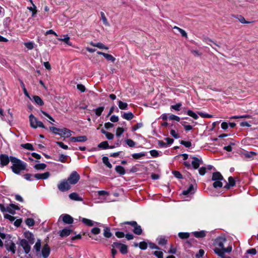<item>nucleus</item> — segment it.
<instances>
[{"label": "nucleus", "mask_w": 258, "mask_h": 258, "mask_svg": "<svg viewBox=\"0 0 258 258\" xmlns=\"http://www.w3.org/2000/svg\"><path fill=\"white\" fill-rule=\"evenodd\" d=\"M215 247L214 252L223 258L225 253L230 252L232 250V243L228 242L225 237L219 236L216 238L214 242Z\"/></svg>", "instance_id": "nucleus-1"}, {"label": "nucleus", "mask_w": 258, "mask_h": 258, "mask_svg": "<svg viewBox=\"0 0 258 258\" xmlns=\"http://www.w3.org/2000/svg\"><path fill=\"white\" fill-rule=\"evenodd\" d=\"M10 161L12 163L11 168L14 173L19 174L21 171L26 169L27 164L21 160L15 157L10 156Z\"/></svg>", "instance_id": "nucleus-2"}, {"label": "nucleus", "mask_w": 258, "mask_h": 258, "mask_svg": "<svg viewBox=\"0 0 258 258\" xmlns=\"http://www.w3.org/2000/svg\"><path fill=\"white\" fill-rule=\"evenodd\" d=\"M212 180L214 181L213 183L214 188L222 187L223 183L222 181L224 180V178L219 172H215L213 173Z\"/></svg>", "instance_id": "nucleus-3"}, {"label": "nucleus", "mask_w": 258, "mask_h": 258, "mask_svg": "<svg viewBox=\"0 0 258 258\" xmlns=\"http://www.w3.org/2000/svg\"><path fill=\"white\" fill-rule=\"evenodd\" d=\"M30 124L31 127L36 128L38 127L45 128V126L43 122L39 121L36 117H35L32 114H31L29 116Z\"/></svg>", "instance_id": "nucleus-4"}, {"label": "nucleus", "mask_w": 258, "mask_h": 258, "mask_svg": "<svg viewBox=\"0 0 258 258\" xmlns=\"http://www.w3.org/2000/svg\"><path fill=\"white\" fill-rule=\"evenodd\" d=\"M33 243H30L26 239H22L19 240V245L21 246L25 254H29L31 251V245Z\"/></svg>", "instance_id": "nucleus-5"}, {"label": "nucleus", "mask_w": 258, "mask_h": 258, "mask_svg": "<svg viewBox=\"0 0 258 258\" xmlns=\"http://www.w3.org/2000/svg\"><path fill=\"white\" fill-rule=\"evenodd\" d=\"M122 224H128L132 226L134 228L133 231L135 234L140 235H141L143 232L141 226L139 225L135 221H127L123 223Z\"/></svg>", "instance_id": "nucleus-6"}, {"label": "nucleus", "mask_w": 258, "mask_h": 258, "mask_svg": "<svg viewBox=\"0 0 258 258\" xmlns=\"http://www.w3.org/2000/svg\"><path fill=\"white\" fill-rule=\"evenodd\" d=\"M80 178V175L77 171H73L66 179L70 185L76 184Z\"/></svg>", "instance_id": "nucleus-7"}, {"label": "nucleus", "mask_w": 258, "mask_h": 258, "mask_svg": "<svg viewBox=\"0 0 258 258\" xmlns=\"http://www.w3.org/2000/svg\"><path fill=\"white\" fill-rule=\"evenodd\" d=\"M57 187L60 191L64 192L71 188V185L66 179H63L58 184Z\"/></svg>", "instance_id": "nucleus-8"}, {"label": "nucleus", "mask_w": 258, "mask_h": 258, "mask_svg": "<svg viewBox=\"0 0 258 258\" xmlns=\"http://www.w3.org/2000/svg\"><path fill=\"white\" fill-rule=\"evenodd\" d=\"M6 249L11 251L13 254H15L16 250V246L15 243L12 240L6 241L5 244Z\"/></svg>", "instance_id": "nucleus-9"}, {"label": "nucleus", "mask_w": 258, "mask_h": 258, "mask_svg": "<svg viewBox=\"0 0 258 258\" xmlns=\"http://www.w3.org/2000/svg\"><path fill=\"white\" fill-rule=\"evenodd\" d=\"M59 219H61L63 222L67 224H71L74 222L73 218L67 214H63L61 215Z\"/></svg>", "instance_id": "nucleus-10"}, {"label": "nucleus", "mask_w": 258, "mask_h": 258, "mask_svg": "<svg viewBox=\"0 0 258 258\" xmlns=\"http://www.w3.org/2000/svg\"><path fill=\"white\" fill-rule=\"evenodd\" d=\"M79 220L81 221L83 224L87 226H93L94 225H98L100 224V223L94 222L90 219H87L85 218L79 217Z\"/></svg>", "instance_id": "nucleus-11"}, {"label": "nucleus", "mask_w": 258, "mask_h": 258, "mask_svg": "<svg viewBox=\"0 0 258 258\" xmlns=\"http://www.w3.org/2000/svg\"><path fill=\"white\" fill-rule=\"evenodd\" d=\"M10 161V157L4 154L0 155V163L2 167L7 166Z\"/></svg>", "instance_id": "nucleus-12"}, {"label": "nucleus", "mask_w": 258, "mask_h": 258, "mask_svg": "<svg viewBox=\"0 0 258 258\" xmlns=\"http://www.w3.org/2000/svg\"><path fill=\"white\" fill-rule=\"evenodd\" d=\"M50 249L47 244H45L42 247L41 250V255L43 258H47L50 254Z\"/></svg>", "instance_id": "nucleus-13"}, {"label": "nucleus", "mask_w": 258, "mask_h": 258, "mask_svg": "<svg viewBox=\"0 0 258 258\" xmlns=\"http://www.w3.org/2000/svg\"><path fill=\"white\" fill-rule=\"evenodd\" d=\"M191 158L192 159L191 161L192 166L195 169H198L200 165L203 163V160L202 159L196 157H192Z\"/></svg>", "instance_id": "nucleus-14"}, {"label": "nucleus", "mask_w": 258, "mask_h": 258, "mask_svg": "<svg viewBox=\"0 0 258 258\" xmlns=\"http://www.w3.org/2000/svg\"><path fill=\"white\" fill-rule=\"evenodd\" d=\"M73 132L67 128H61L58 135L62 137L69 138L72 136Z\"/></svg>", "instance_id": "nucleus-15"}, {"label": "nucleus", "mask_w": 258, "mask_h": 258, "mask_svg": "<svg viewBox=\"0 0 258 258\" xmlns=\"http://www.w3.org/2000/svg\"><path fill=\"white\" fill-rule=\"evenodd\" d=\"M87 140V138L85 136L71 137L70 141L72 142H84Z\"/></svg>", "instance_id": "nucleus-16"}, {"label": "nucleus", "mask_w": 258, "mask_h": 258, "mask_svg": "<svg viewBox=\"0 0 258 258\" xmlns=\"http://www.w3.org/2000/svg\"><path fill=\"white\" fill-rule=\"evenodd\" d=\"M24 235L27 241L30 242V243H34V236L31 232L25 231L24 233Z\"/></svg>", "instance_id": "nucleus-17"}, {"label": "nucleus", "mask_w": 258, "mask_h": 258, "mask_svg": "<svg viewBox=\"0 0 258 258\" xmlns=\"http://www.w3.org/2000/svg\"><path fill=\"white\" fill-rule=\"evenodd\" d=\"M241 157L244 158H253L256 155V153L253 151L247 152L245 151L240 153Z\"/></svg>", "instance_id": "nucleus-18"}, {"label": "nucleus", "mask_w": 258, "mask_h": 258, "mask_svg": "<svg viewBox=\"0 0 258 258\" xmlns=\"http://www.w3.org/2000/svg\"><path fill=\"white\" fill-rule=\"evenodd\" d=\"M50 173L48 172H46L43 173H36L34 175V177L35 179H46L49 177Z\"/></svg>", "instance_id": "nucleus-19"}, {"label": "nucleus", "mask_w": 258, "mask_h": 258, "mask_svg": "<svg viewBox=\"0 0 258 258\" xmlns=\"http://www.w3.org/2000/svg\"><path fill=\"white\" fill-rule=\"evenodd\" d=\"M173 29L174 30V33H175V34H177L178 33H180V34L181 35V36L182 37H185V38H187V33H186V32L183 30V29H182L176 26H174L173 27Z\"/></svg>", "instance_id": "nucleus-20"}, {"label": "nucleus", "mask_w": 258, "mask_h": 258, "mask_svg": "<svg viewBox=\"0 0 258 258\" xmlns=\"http://www.w3.org/2000/svg\"><path fill=\"white\" fill-rule=\"evenodd\" d=\"M72 231V230L71 229L66 228L59 231V235L62 237H67L71 233Z\"/></svg>", "instance_id": "nucleus-21"}, {"label": "nucleus", "mask_w": 258, "mask_h": 258, "mask_svg": "<svg viewBox=\"0 0 258 258\" xmlns=\"http://www.w3.org/2000/svg\"><path fill=\"white\" fill-rule=\"evenodd\" d=\"M157 241H158V243L159 245H164L167 243L168 237L163 236H160L157 238Z\"/></svg>", "instance_id": "nucleus-22"}, {"label": "nucleus", "mask_w": 258, "mask_h": 258, "mask_svg": "<svg viewBox=\"0 0 258 258\" xmlns=\"http://www.w3.org/2000/svg\"><path fill=\"white\" fill-rule=\"evenodd\" d=\"M90 44L92 46L96 47L99 49H104L105 50H108L109 49L108 46H105L101 42L94 43L93 42H91Z\"/></svg>", "instance_id": "nucleus-23"}, {"label": "nucleus", "mask_w": 258, "mask_h": 258, "mask_svg": "<svg viewBox=\"0 0 258 258\" xmlns=\"http://www.w3.org/2000/svg\"><path fill=\"white\" fill-rule=\"evenodd\" d=\"M69 198L74 201H82L83 200L82 198L79 196V194L77 192H72L69 195Z\"/></svg>", "instance_id": "nucleus-24"}, {"label": "nucleus", "mask_w": 258, "mask_h": 258, "mask_svg": "<svg viewBox=\"0 0 258 258\" xmlns=\"http://www.w3.org/2000/svg\"><path fill=\"white\" fill-rule=\"evenodd\" d=\"M235 184L234 179L230 176L228 178V182L225 185L224 188L229 189L231 187L234 186Z\"/></svg>", "instance_id": "nucleus-25"}, {"label": "nucleus", "mask_w": 258, "mask_h": 258, "mask_svg": "<svg viewBox=\"0 0 258 258\" xmlns=\"http://www.w3.org/2000/svg\"><path fill=\"white\" fill-rule=\"evenodd\" d=\"M98 147L102 149H107L108 148H113L114 146H109L107 141H103L98 144Z\"/></svg>", "instance_id": "nucleus-26"}, {"label": "nucleus", "mask_w": 258, "mask_h": 258, "mask_svg": "<svg viewBox=\"0 0 258 258\" xmlns=\"http://www.w3.org/2000/svg\"><path fill=\"white\" fill-rule=\"evenodd\" d=\"M194 235L197 238H203L206 235V232L204 230L200 231H195L193 233Z\"/></svg>", "instance_id": "nucleus-27"}, {"label": "nucleus", "mask_w": 258, "mask_h": 258, "mask_svg": "<svg viewBox=\"0 0 258 258\" xmlns=\"http://www.w3.org/2000/svg\"><path fill=\"white\" fill-rule=\"evenodd\" d=\"M122 117L127 120H130L134 117V115L131 112H124L122 115Z\"/></svg>", "instance_id": "nucleus-28"}, {"label": "nucleus", "mask_w": 258, "mask_h": 258, "mask_svg": "<svg viewBox=\"0 0 258 258\" xmlns=\"http://www.w3.org/2000/svg\"><path fill=\"white\" fill-rule=\"evenodd\" d=\"M182 193L184 195H187L188 194H192L194 193L193 185L190 184L186 189L183 190Z\"/></svg>", "instance_id": "nucleus-29"}, {"label": "nucleus", "mask_w": 258, "mask_h": 258, "mask_svg": "<svg viewBox=\"0 0 258 258\" xmlns=\"http://www.w3.org/2000/svg\"><path fill=\"white\" fill-rule=\"evenodd\" d=\"M63 38H58V40L64 42L69 46H72V43L70 41V37L68 35H63Z\"/></svg>", "instance_id": "nucleus-30"}, {"label": "nucleus", "mask_w": 258, "mask_h": 258, "mask_svg": "<svg viewBox=\"0 0 258 258\" xmlns=\"http://www.w3.org/2000/svg\"><path fill=\"white\" fill-rule=\"evenodd\" d=\"M239 21L242 24H250L254 22V20L252 19H245V17H236Z\"/></svg>", "instance_id": "nucleus-31"}, {"label": "nucleus", "mask_w": 258, "mask_h": 258, "mask_svg": "<svg viewBox=\"0 0 258 258\" xmlns=\"http://www.w3.org/2000/svg\"><path fill=\"white\" fill-rule=\"evenodd\" d=\"M33 98L34 101L37 104L40 106H42L44 105V102L43 100L39 96L35 95L33 96Z\"/></svg>", "instance_id": "nucleus-32"}, {"label": "nucleus", "mask_w": 258, "mask_h": 258, "mask_svg": "<svg viewBox=\"0 0 258 258\" xmlns=\"http://www.w3.org/2000/svg\"><path fill=\"white\" fill-rule=\"evenodd\" d=\"M118 107L119 109L121 110H126L127 109L128 104L127 103L123 102L120 100L118 101Z\"/></svg>", "instance_id": "nucleus-33"}, {"label": "nucleus", "mask_w": 258, "mask_h": 258, "mask_svg": "<svg viewBox=\"0 0 258 258\" xmlns=\"http://www.w3.org/2000/svg\"><path fill=\"white\" fill-rule=\"evenodd\" d=\"M115 171L120 175H124L125 173L124 168L120 165L116 166Z\"/></svg>", "instance_id": "nucleus-34"}, {"label": "nucleus", "mask_w": 258, "mask_h": 258, "mask_svg": "<svg viewBox=\"0 0 258 258\" xmlns=\"http://www.w3.org/2000/svg\"><path fill=\"white\" fill-rule=\"evenodd\" d=\"M103 235L106 238H110L112 236V233L108 227H105L104 229Z\"/></svg>", "instance_id": "nucleus-35"}, {"label": "nucleus", "mask_w": 258, "mask_h": 258, "mask_svg": "<svg viewBox=\"0 0 258 258\" xmlns=\"http://www.w3.org/2000/svg\"><path fill=\"white\" fill-rule=\"evenodd\" d=\"M119 251L122 254H126L128 252V248L127 245L122 244L119 248Z\"/></svg>", "instance_id": "nucleus-36"}, {"label": "nucleus", "mask_w": 258, "mask_h": 258, "mask_svg": "<svg viewBox=\"0 0 258 258\" xmlns=\"http://www.w3.org/2000/svg\"><path fill=\"white\" fill-rule=\"evenodd\" d=\"M102 162L109 168H112V165L109 162L108 158L107 157H103L102 158Z\"/></svg>", "instance_id": "nucleus-37"}, {"label": "nucleus", "mask_w": 258, "mask_h": 258, "mask_svg": "<svg viewBox=\"0 0 258 258\" xmlns=\"http://www.w3.org/2000/svg\"><path fill=\"white\" fill-rule=\"evenodd\" d=\"M101 132L105 135L106 138L108 140H112L114 138V135L112 133L106 132L103 129L101 130Z\"/></svg>", "instance_id": "nucleus-38"}, {"label": "nucleus", "mask_w": 258, "mask_h": 258, "mask_svg": "<svg viewBox=\"0 0 258 258\" xmlns=\"http://www.w3.org/2000/svg\"><path fill=\"white\" fill-rule=\"evenodd\" d=\"M179 237L182 239H187L189 237V233L188 232H179L178 234Z\"/></svg>", "instance_id": "nucleus-39"}, {"label": "nucleus", "mask_w": 258, "mask_h": 258, "mask_svg": "<svg viewBox=\"0 0 258 258\" xmlns=\"http://www.w3.org/2000/svg\"><path fill=\"white\" fill-rule=\"evenodd\" d=\"M24 44L29 50H32L34 47V43L32 41L25 42Z\"/></svg>", "instance_id": "nucleus-40"}, {"label": "nucleus", "mask_w": 258, "mask_h": 258, "mask_svg": "<svg viewBox=\"0 0 258 258\" xmlns=\"http://www.w3.org/2000/svg\"><path fill=\"white\" fill-rule=\"evenodd\" d=\"M40 248H41V240L40 239H38L34 246V249L37 252L40 251Z\"/></svg>", "instance_id": "nucleus-41"}, {"label": "nucleus", "mask_w": 258, "mask_h": 258, "mask_svg": "<svg viewBox=\"0 0 258 258\" xmlns=\"http://www.w3.org/2000/svg\"><path fill=\"white\" fill-rule=\"evenodd\" d=\"M125 131V130L123 127H118L116 128V136L117 137H119L121 136V135Z\"/></svg>", "instance_id": "nucleus-42"}, {"label": "nucleus", "mask_w": 258, "mask_h": 258, "mask_svg": "<svg viewBox=\"0 0 258 258\" xmlns=\"http://www.w3.org/2000/svg\"><path fill=\"white\" fill-rule=\"evenodd\" d=\"M187 114L195 119H197L199 117L198 114L191 110H188L187 111Z\"/></svg>", "instance_id": "nucleus-43"}, {"label": "nucleus", "mask_w": 258, "mask_h": 258, "mask_svg": "<svg viewBox=\"0 0 258 258\" xmlns=\"http://www.w3.org/2000/svg\"><path fill=\"white\" fill-rule=\"evenodd\" d=\"M104 107H103V106L99 107L96 108L95 109V114L97 116H100L102 112L104 110Z\"/></svg>", "instance_id": "nucleus-44"}, {"label": "nucleus", "mask_w": 258, "mask_h": 258, "mask_svg": "<svg viewBox=\"0 0 258 258\" xmlns=\"http://www.w3.org/2000/svg\"><path fill=\"white\" fill-rule=\"evenodd\" d=\"M46 167V165L44 163L36 164L34 166V168L37 170H43Z\"/></svg>", "instance_id": "nucleus-45"}, {"label": "nucleus", "mask_w": 258, "mask_h": 258, "mask_svg": "<svg viewBox=\"0 0 258 258\" xmlns=\"http://www.w3.org/2000/svg\"><path fill=\"white\" fill-rule=\"evenodd\" d=\"M104 57L108 60L111 61V62H114L115 60V58L113 57L112 55L105 53Z\"/></svg>", "instance_id": "nucleus-46"}, {"label": "nucleus", "mask_w": 258, "mask_h": 258, "mask_svg": "<svg viewBox=\"0 0 258 258\" xmlns=\"http://www.w3.org/2000/svg\"><path fill=\"white\" fill-rule=\"evenodd\" d=\"M145 155H146L145 153H143V152L139 153H134V154H132V157H133V158H134L135 159H138L142 157L145 156Z\"/></svg>", "instance_id": "nucleus-47"}, {"label": "nucleus", "mask_w": 258, "mask_h": 258, "mask_svg": "<svg viewBox=\"0 0 258 258\" xmlns=\"http://www.w3.org/2000/svg\"><path fill=\"white\" fill-rule=\"evenodd\" d=\"M25 223H26V225L29 226H32L35 224L34 220L32 218H27L25 220Z\"/></svg>", "instance_id": "nucleus-48"}, {"label": "nucleus", "mask_w": 258, "mask_h": 258, "mask_svg": "<svg viewBox=\"0 0 258 258\" xmlns=\"http://www.w3.org/2000/svg\"><path fill=\"white\" fill-rule=\"evenodd\" d=\"M25 179L28 181H33L34 179V175L31 174L27 173L24 175Z\"/></svg>", "instance_id": "nucleus-49"}, {"label": "nucleus", "mask_w": 258, "mask_h": 258, "mask_svg": "<svg viewBox=\"0 0 258 258\" xmlns=\"http://www.w3.org/2000/svg\"><path fill=\"white\" fill-rule=\"evenodd\" d=\"M148 246L147 243L145 241L140 242L139 243V247L142 250H145L147 249Z\"/></svg>", "instance_id": "nucleus-50"}, {"label": "nucleus", "mask_w": 258, "mask_h": 258, "mask_svg": "<svg viewBox=\"0 0 258 258\" xmlns=\"http://www.w3.org/2000/svg\"><path fill=\"white\" fill-rule=\"evenodd\" d=\"M125 142L130 147H134L136 144L135 142L131 139H126Z\"/></svg>", "instance_id": "nucleus-51"}, {"label": "nucleus", "mask_w": 258, "mask_h": 258, "mask_svg": "<svg viewBox=\"0 0 258 258\" xmlns=\"http://www.w3.org/2000/svg\"><path fill=\"white\" fill-rule=\"evenodd\" d=\"M67 158V155H65L64 154H61L59 156L58 161L62 163H65L66 162Z\"/></svg>", "instance_id": "nucleus-52"}, {"label": "nucleus", "mask_w": 258, "mask_h": 258, "mask_svg": "<svg viewBox=\"0 0 258 258\" xmlns=\"http://www.w3.org/2000/svg\"><path fill=\"white\" fill-rule=\"evenodd\" d=\"M60 129L61 128H57L56 127H53V126L49 127V130L53 133H54L55 134H58V133H60Z\"/></svg>", "instance_id": "nucleus-53"}, {"label": "nucleus", "mask_w": 258, "mask_h": 258, "mask_svg": "<svg viewBox=\"0 0 258 258\" xmlns=\"http://www.w3.org/2000/svg\"><path fill=\"white\" fill-rule=\"evenodd\" d=\"M153 254L157 258H163V253L161 251H154Z\"/></svg>", "instance_id": "nucleus-54"}, {"label": "nucleus", "mask_w": 258, "mask_h": 258, "mask_svg": "<svg viewBox=\"0 0 258 258\" xmlns=\"http://www.w3.org/2000/svg\"><path fill=\"white\" fill-rule=\"evenodd\" d=\"M100 232H101L100 229L98 227H94V228H92L91 230V232L94 235H97V234H99L100 233Z\"/></svg>", "instance_id": "nucleus-55"}, {"label": "nucleus", "mask_w": 258, "mask_h": 258, "mask_svg": "<svg viewBox=\"0 0 258 258\" xmlns=\"http://www.w3.org/2000/svg\"><path fill=\"white\" fill-rule=\"evenodd\" d=\"M22 146L24 148H25V149H26L27 150H29L32 151V150H34L33 147L32 145L31 144H29V143H26V144H23L22 145Z\"/></svg>", "instance_id": "nucleus-56"}, {"label": "nucleus", "mask_w": 258, "mask_h": 258, "mask_svg": "<svg viewBox=\"0 0 258 258\" xmlns=\"http://www.w3.org/2000/svg\"><path fill=\"white\" fill-rule=\"evenodd\" d=\"M143 126V123H138L134 125L132 128V131H135L139 128L142 127Z\"/></svg>", "instance_id": "nucleus-57"}, {"label": "nucleus", "mask_w": 258, "mask_h": 258, "mask_svg": "<svg viewBox=\"0 0 258 258\" xmlns=\"http://www.w3.org/2000/svg\"><path fill=\"white\" fill-rule=\"evenodd\" d=\"M170 133L171 136L175 139H178L180 137L178 133L174 130H171L170 132Z\"/></svg>", "instance_id": "nucleus-58"}, {"label": "nucleus", "mask_w": 258, "mask_h": 258, "mask_svg": "<svg viewBox=\"0 0 258 258\" xmlns=\"http://www.w3.org/2000/svg\"><path fill=\"white\" fill-rule=\"evenodd\" d=\"M56 144L57 145H58L60 148H61L64 150H67L69 149L68 146L67 145L64 144L61 142H56Z\"/></svg>", "instance_id": "nucleus-59"}, {"label": "nucleus", "mask_w": 258, "mask_h": 258, "mask_svg": "<svg viewBox=\"0 0 258 258\" xmlns=\"http://www.w3.org/2000/svg\"><path fill=\"white\" fill-rule=\"evenodd\" d=\"M204 253H205V251L202 249H200L199 250L198 253H197L196 254V257L197 258L202 257L204 255Z\"/></svg>", "instance_id": "nucleus-60"}, {"label": "nucleus", "mask_w": 258, "mask_h": 258, "mask_svg": "<svg viewBox=\"0 0 258 258\" xmlns=\"http://www.w3.org/2000/svg\"><path fill=\"white\" fill-rule=\"evenodd\" d=\"M180 144L181 145H184L185 147L189 148L191 147V143L189 141H181L180 142Z\"/></svg>", "instance_id": "nucleus-61"}, {"label": "nucleus", "mask_w": 258, "mask_h": 258, "mask_svg": "<svg viewBox=\"0 0 258 258\" xmlns=\"http://www.w3.org/2000/svg\"><path fill=\"white\" fill-rule=\"evenodd\" d=\"M169 118L170 120H174L177 121H180L179 117H178V116H176L175 115H174V114H170L169 116Z\"/></svg>", "instance_id": "nucleus-62"}, {"label": "nucleus", "mask_w": 258, "mask_h": 258, "mask_svg": "<svg viewBox=\"0 0 258 258\" xmlns=\"http://www.w3.org/2000/svg\"><path fill=\"white\" fill-rule=\"evenodd\" d=\"M181 106V104L180 103H178L176 104L175 105H172L171 106V107L173 109H174L177 111H179Z\"/></svg>", "instance_id": "nucleus-63"}, {"label": "nucleus", "mask_w": 258, "mask_h": 258, "mask_svg": "<svg viewBox=\"0 0 258 258\" xmlns=\"http://www.w3.org/2000/svg\"><path fill=\"white\" fill-rule=\"evenodd\" d=\"M77 88L81 92H84L86 90L85 87L82 84H78L77 85Z\"/></svg>", "instance_id": "nucleus-64"}]
</instances>
